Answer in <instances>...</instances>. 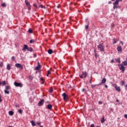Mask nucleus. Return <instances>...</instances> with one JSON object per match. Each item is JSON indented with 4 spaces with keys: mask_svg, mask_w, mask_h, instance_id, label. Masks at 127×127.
I'll use <instances>...</instances> for the list:
<instances>
[{
    "mask_svg": "<svg viewBox=\"0 0 127 127\" xmlns=\"http://www.w3.org/2000/svg\"><path fill=\"white\" fill-rule=\"evenodd\" d=\"M98 104H99V105H102V104H103V102H102V101H99Z\"/></svg>",
    "mask_w": 127,
    "mask_h": 127,
    "instance_id": "58836bf2",
    "label": "nucleus"
},
{
    "mask_svg": "<svg viewBox=\"0 0 127 127\" xmlns=\"http://www.w3.org/2000/svg\"><path fill=\"white\" fill-rule=\"evenodd\" d=\"M49 75V74H48V73H47V76L48 77Z\"/></svg>",
    "mask_w": 127,
    "mask_h": 127,
    "instance_id": "6e6d98bb",
    "label": "nucleus"
},
{
    "mask_svg": "<svg viewBox=\"0 0 127 127\" xmlns=\"http://www.w3.org/2000/svg\"><path fill=\"white\" fill-rule=\"evenodd\" d=\"M116 102H117V103L119 102V100H118V99H117V100H116Z\"/></svg>",
    "mask_w": 127,
    "mask_h": 127,
    "instance_id": "603ef678",
    "label": "nucleus"
},
{
    "mask_svg": "<svg viewBox=\"0 0 127 127\" xmlns=\"http://www.w3.org/2000/svg\"><path fill=\"white\" fill-rule=\"evenodd\" d=\"M124 117H125V118L126 119H127V114H125V115H124Z\"/></svg>",
    "mask_w": 127,
    "mask_h": 127,
    "instance_id": "c03bdc74",
    "label": "nucleus"
},
{
    "mask_svg": "<svg viewBox=\"0 0 127 127\" xmlns=\"http://www.w3.org/2000/svg\"><path fill=\"white\" fill-rule=\"evenodd\" d=\"M117 50L118 52L122 53V51H123V49H122V47L119 46L117 47Z\"/></svg>",
    "mask_w": 127,
    "mask_h": 127,
    "instance_id": "9b49d317",
    "label": "nucleus"
},
{
    "mask_svg": "<svg viewBox=\"0 0 127 127\" xmlns=\"http://www.w3.org/2000/svg\"><path fill=\"white\" fill-rule=\"evenodd\" d=\"M15 67L19 68V69H23V66L20 64H16L15 65Z\"/></svg>",
    "mask_w": 127,
    "mask_h": 127,
    "instance_id": "6e6552de",
    "label": "nucleus"
},
{
    "mask_svg": "<svg viewBox=\"0 0 127 127\" xmlns=\"http://www.w3.org/2000/svg\"><path fill=\"white\" fill-rule=\"evenodd\" d=\"M113 41V44H115V43H117V41H116V39H114Z\"/></svg>",
    "mask_w": 127,
    "mask_h": 127,
    "instance_id": "72a5a7b5",
    "label": "nucleus"
},
{
    "mask_svg": "<svg viewBox=\"0 0 127 127\" xmlns=\"http://www.w3.org/2000/svg\"><path fill=\"white\" fill-rule=\"evenodd\" d=\"M47 73H48V74L49 75V74H51V72H50V70H48V71H47Z\"/></svg>",
    "mask_w": 127,
    "mask_h": 127,
    "instance_id": "ea45409f",
    "label": "nucleus"
},
{
    "mask_svg": "<svg viewBox=\"0 0 127 127\" xmlns=\"http://www.w3.org/2000/svg\"><path fill=\"white\" fill-rule=\"evenodd\" d=\"M1 6L2 7H5V6H6V4L5 3H3L1 4Z\"/></svg>",
    "mask_w": 127,
    "mask_h": 127,
    "instance_id": "5701e85b",
    "label": "nucleus"
},
{
    "mask_svg": "<svg viewBox=\"0 0 127 127\" xmlns=\"http://www.w3.org/2000/svg\"><path fill=\"white\" fill-rule=\"evenodd\" d=\"M18 112L19 113V114H20L21 115L22 114V110L21 109H19L18 111Z\"/></svg>",
    "mask_w": 127,
    "mask_h": 127,
    "instance_id": "bb28decb",
    "label": "nucleus"
},
{
    "mask_svg": "<svg viewBox=\"0 0 127 127\" xmlns=\"http://www.w3.org/2000/svg\"><path fill=\"white\" fill-rule=\"evenodd\" d=\"M62 97H63V99L64 100V101H67V100L69 99V97L68 96V95L65 93H64L63 94H62Z\"/></svg>",
    "mask_w": 127,
    "mask_h": 127,
    "instance_id": "7ed1b4c3",
    "label": "nucleus"
},
{
    "mask_svg": "<svg viewBox=\"0 0 127 127\" xmlns=\"http://www.w3.org/2000/svg\"><path fill=\"white\" fill-rule=\"evenodd\" d=\"M42 8H43V6H42V5H41Z\"/></svg>",
    "mask_w": 127,
    "mask_h": 127,
    "instance_id": "4d7b16f0",
    "label": "nucleus"
},
{
    "mask_svg": "<svg viewBox=\"0 0 127 127\" xmlns=\"http://www.w3.org/2000/svg\"><path fill=\"white\" fill-rule=\"evenodd\" d=\"M25 3L26 4V6L30 5V2H29V1H28V0H25Z\"/></svg>",
    "mask_w": 127,
    "mask_h": 127,
    "instance_id": "ddd939ff",
    "label": "nucleus"
},
{
    "mask_svg": "<svg viewBox=\"0 0 127 127\" xmlns=\"http://www.w3.org/2000/svg\"><path fill=\"white\" fill-rule=\"evenodd\" d=\"M79 77H80V78H81V79H82V78H83V75L81 74V75H80Z\"/></svg>",
    "mask_w": 127,
    "mask_h": 127,
    "instance_id": "37998d69",
    "label": "nucleus"
},
{
    "mask_svg": "<svg viewBox=\"0 0 127 127\" xmlns=\"http://www.w3.org/2000/svg\"><path fill=\"white\" fill-rule=\"evenodd\" d=\"M115 61L118 63H121V58H117L115 59Z\"/></svg>",
    "mask_w": 127,
    "mask_h": 127,
    "instance_id": "dca6fc26",
    "label": "nucleus"
},
{
    "mask_svg": "<svg viewBox=\"0 0 127 127\" xmlns=\"http://www.w3.org/2000/svg\"><path fill=\"white\" fill-rule=\"evenodd\" d=\"M41 122H38L37 123V125H38V126H40V125H41Z\"/></svg>",
    "mask_w": 127,
    "mask_h": 127,
    "instance_id": "4c0bfd02",
    "label": "nucleus"
},
{
    "mask_svg": "<svg viewBox=\"0 0 127 127\" xmlns=\"http://www.w3.org/2000/svg\"><path fill=\"white\" fill-rule=\"evenodd\" d=\"M41 68L40 64L39 63H38V65L35 67V70H39Z\"/></svg>",
    "mask_w": 127,
    "mask_h": 127,
    "instance_id": "f8f14e48",
    "label": "nucleus"
},
{
    "mask_svg": "<svg viewBox=\"0 0 127 127\" xmlns=\"http://www.w3.org/2000/svg\"><path fill=\"white\" fill-rule=\"evenodd\" d=\"M40 127H43V126H40Z\"/></svg>",
    "mask_w": 127,
    "mask_h": 127,
    "instance_id": "338daca9",
    "label": "nucleus"
},
{
    "mask_svg": "<svg viewBox=\"0 0 127 127\" xmlns=\"http://www.w3.org/2000/svg\"><path fill=\"white\" fill-rule=\"evenodd\" d=\"M6 68H7V70H8L9 71V70H10V69L11 68V67L10 66V64H7Z\"/></svg>",
    "mask_w": 127,
    "mask_h": 127,
    "instance_id": "2eb2a0df",
    "label": "nucleus"
},
{
    "mask_svg": "<svg viewBox=\"0 0 127 127\" xmlns=\"http://www.w3.org/2000/svg\"><path fill=\"white\" fill-rule=\"evenodd\" d=\"M0 84H2L3 86H4L6 84V82H5V81H3L2 82H0Z\"/></svg>",
    "mask_w": 127,
    "mask_h": 127,
    "instance_id": "4be33fe9",
    "label": "nucleus"
},
{
    "mask_svg": "<svg viewBox=\"0 0 127 127\" xmlns=\"http://www.w3.org/2000/svg\"><path fill=\"white\" fill-rule=\"evenodd\" d=\"M30 43H34V40H31L30 41Z\"/></svg>",
    "mask_w": 127,
    "mask_h": 127,
    "instance_id": "f704fd0d",
    "label": "nucleus"
},
{
    "mask_svg": "<svg viewBox=\"0 0 127 127\" xmlns=\"http://www.w3.org/2000/svg\"><path fill=\"white\" fill-rule=\"evenodd\" d=\"M114 4V7H113L114 9H116V8H117L118 6L116 5V4Z\"/></svg>",
    "mask_w": 127,
    "mask_h": 127,
    "instance_id": "2f4dec72",
    "label": "nucleus"
},
{
    "mask_svg": "<svg viewBox=\"0 0 127 127\" xmlns=\"http://www.w3.org/2000/svg\"><path fill=\"white\" fill-rule=\"evenodd\" d=\"M11 60H12L13 61H14V60H15V58H14V57H12Z\"/></svg>",
    "mask_w": 127,
    "mask_h": 127,
    "instance_id": "c9c22d12",
    "label": "nucleus"
},
{
    "mask_svg": "<svg viewBox=\"0 0 127 127\" xmlns=\"http://www.w3.org/2000/svg\"><path fill=\"white\" fill-rule=\"evenodd\" d=\"M10 90V86H6L5 87V90L4 92L5 94H7V95H9Z\"/></svg>",
    "mask_w": 127,
    "mask_h": 127,
    "instance_id": "f257e3e1",
    "label": "nucleus"
},
{
    "mask_svg": "<svg viewBox=\"0 0 127 127\" xmlns=\"http://www.w3.org/2000/svg\"><path fill=\"white\" fill-rule=\"evenodd\" d=\"M108 3H109V4H111V3H112V2L110 1H109V2H108Z\"/></svg>",
    "mask_w": 127,
    "mask_h": 127,
    "instance_id": "8fccbe9b",
    "label": "nucleus"
},
{
    "mask_svg": "<svg viewBox=\"0 0 127 127\" xmlns=\"http://www.w3.org/2000/svg\"><path fill=\"white\" fill-rule=\"evenodd\" d=\"M84 91H85V89H82V92H84Z\"/></svg>",
    "mask_w": 127,
    "mask_h": 127,
    "instance_id": "5fc2aeb1",
    "label": "nucleus"
},
{
    "mask_svg": "<svg viewBox=\"0 0 127 127\" xmlns=\"http://www.w3.org/2000/svg\"><path fill=\"white\" fill-rule=\"evenodd\" d=\"M44 82L43 81V82H42V84H44Z\"/></svg>",
    "mask_w": 127,
    "mask_h": 127,
    "instance_id": "680f3d73",
    "label": "nucleus"
},
{
    "mask_svg": "<svg viewBox=\"0 0 127 127\" xmlns=\"http://www.w3.org/2000/svg\"><path fill=\"white\" fill-rule=\"evenodd\" d=\"M120 43H121V44H122V45H124V42H123V41H120Z\"/></svg>",
    "mask_w": 127,
    "mask_h": 127,
    "instance_id": "a18cd8bd",
    "label": "nucleus"
},
{
    "mask_svg": "<svg viewBox=\"0 0 127 127\" xmlns=\"http://www.w3.org/2000/svg\"><path fill=\"white\" fill-rule=\"evenodd\" d=\"M28 32L29 33H32V32H33V31H32V29H29V30H28Z\"/></svg>",
    "mask_w": 127,
    "mask_h": 127,
    "instance_id": "393cba45",
    "label": "nucleus"
},
{
    "mask_svg": "<svg viewBox=\"0 0 127 127\" xmlns=\"http://www.w3.org/2000/svg\"><path fill=\"white\" fill-rule=\"evenodd\" d=\"M34 6H35V7H37L36 4H34Z\"/></svg>",
    "mask_w": 127,
    "mask_h": 127,
    "instance_id": "49530a36",
    "label": "nucleus"
},
{
    "mask_svg": "<svg viewBox=\"0 0 127 127\" xmlns=\"http://www.w3.org/2000/svg\"><path fill=\"white\" fill-rule=\"evenodd\" d=\"M119 0V1H122V0Z\"/></svg>",
    "mask_w": 127,
    "mask_h": 127,
    "instance_id": "052dcab7",
    "label": "nucleus"
},
{
    "mask_svg": "<svg viewBox=\"0 0 127 127\" xmlns=\"http://www.w3.org/2000/svg\"><path fill=\"white\" fill-rule=\"evenodd\" d=\"M89 83H90V84H92V79H90L89 80Z\"/></svg>",
    "mask_w": 127,
    "mask_h": 127,
    "instance_id": "09e8293b",
    "label": "nucleus"
},
{
    "mask_svg": "<svg viewBox=\"0 0 127 127\" xmlns=\"http://www.w3.org/2000/svg\"><path fill=\"white\" fill-rule=\"evenodd\" d=\"M28 46H27V45H24L23 48L22 49L23 51H26V50H28Z\"/></svg>",
    "mask_w": 127,
    "mask_h": 127,
    "instance_id": "9d476101",
    "label": "nucleus"
},
{
    "mask_svg": "<svg viewBox=\"0 0 127 127\" xmlns=\"http://www.w3.org/2000/svg\"><path fill=\"white\" fill-rule=\"evenodd\" d=\"M8 127H13L9 126Z\"/></svg>",
    "mask_w": 127,
    "mask_h": 127,
    "instance_id": "13d9d810",
    "label": "nucleus"
},
{
    "mask_svg": "<svg viewBox=\"0 0 127 127\" xmlns=\"http://www.w3.org/2000/svg\"><path fill=\"white\" fill-rule=\"evenodd\" d=\"M121 83H122V85H125L126 84V81L123 80L121 81Z\"/></svg>",
    "mask_w": 127,
    "mask_h": 127,
    "instance_id": "473e14b6",
    "label": "nucleus"
},
{
    "mask_svg": "<svg viewBox=\"0 0 127 127\" xmlns=\"http://www.w3.org/2000/svg\"><path fill=\"white\" fill-rule=\"evenodd\" d=\"M8 114L9 116H13V114H14V113L12 111H9Z\"/></svg>",
    "mask_w": 127,
    "mask_h": 127,
    "instance_id": "a211bd4d",
    "label": "nucleus"
},
{
    "mask_svg": "<svg viewBox=\"0 0 127 127\" xmlns=\"http://www.w3.org/2000/svg\"><path fill=\"white\" fill-rule=\"evenodd\" d=\"M41 81H43V78H41Z\"/></svg>",
    "mask_w": 127,
    "mask_h": 127,
    "instance_id": "864d4df0",
    "label": "nucleus"
},
{
    "mask_svg": "<svg viewBox=\"0 0 127 127\" xmlns=\"http://www.w3.org/2000/svg\"><path fill=\"white\" fill-rule=\"evenodd\" d=\"M114 60H111V63H114Z\"/></svg>",
    "mask_w": 127,
    "mask_h": 127,
    "instance_id": "de8ad7c7",
    "label": "nucleus"
},
{
    "mask_svg": "<svg viewBox=\"0 0 127 127\" xmlns=\"http://www.w3.org/2000/svg\"><path fill=\"white\" fill-rule=\"evenodd\" d=\"M105 88H108V85H105Z\"/></svg>",
    "mask_w": 127,
    "mask_h": 127,
    "instance_id": "3c124183",
    "label": "nucleus"
},
{
    "mask_svg": "<svg viewBox=\"0 0 127 127\" xmlns=\"http://www.w3.org/2000/svg\"><path fill=\"white\" fill-rule=\"evenodd\" d=\"M105 123V117H103L102 119L101 120V123L104 124Z\"/></svg>",
    "mask_w": 127,
    "mask_h": 127,
    "instance_id": "b1692460",
    "label": "nucleus"
},
{
    "mask_svg": "<svg viewBox=\"0 0 127 127\" xmlns=\"http://www.w3.org/2000/svg\"><path fill=\"white\" fill-rule=\"evenodd\" d=\"M96 127H100V126H96Z\"/></svg>",
    "mask_w": 127,
    "mask_h": 127,
    "instance_id": "e2e57ef3",
    "label": "nucleus"
},
{
    "mask_svg": "<svg viewBox=\"0 0 127 127\" xmlns=\"http://www.w3.org/2000/svg\"><path fill=\"white\" fill-rule=\"evenodd\" d=\"M49 92H50V93H52V92H53V88L51 87V88H50Z\"/></svg>",
    "mask_w": 127,
    "mask_h": 127,
    "instance_id": "a878e982",
    "label": "nucleus"
},
{
    "mask_svg": "<svg viewBox=\"0 0 127 127\" xmlns=\"http://www.w3.org/2000/svg\"><path fill=\"white\" fill-rule=\"evenodd\" d=\"M49 54H52L53 51L52 49H49L48 51Z\"/></svg>",
    "mask_w": 127,
    "mask_h": 127,
    "instance_id": "6ab92c4d",
    "label": "nucleus"
},
{
    "mask_svg": "<svg viewBox=\"0 0 127 127\" xmlns=\"http://www.w3.org/2000/svg\"><path fill=\"white\" fill-rule=\"evenodd\" d=\"M107 82V79L105 78H103L101 82L99 84H97V86H100V85H103V84H105Z\"/></svg>",
    "mask_w": 127,
    "mask_h": 127,
    "instance_id": "0eeeda50",
    "label": "nucleus"
},
{
    "mask_svg": "<svg viewBox=\"0 0 127 127\" xmlns=\"http://www.w3.org/2000/svg\"><path fill=\"white\" fill-rule=\"evenodd\" d=\"M31 123L32 124V127H35V122H34L33 121H31Z\"/></svg>",
    "mask_w": 127,
    "mask_h": 127,
    "instance_id": "aec40b11",
    "label": "nucleus"
},
{
    "mask_svg": "<svg viewBox=\"0 0 127 127\" xmlns=\"http://www.w3.org/2000/svg\"><path fill=\"white\" fill-rule=\"evenodd\" d=\"M118 66L119 67L120 69L122 71L123 73L125 72V66H124V64H119Z\"/></svg>",
    "mask_w": 127,
    "mask_h": 127,
    "instance_id": "20e7f679",
    "label": "nucleus"
},
{
    "mask_svg": "<svg viewBox=\"0 0 127 127\" xmlns=\"http://www.w3.org/2000/svg\"><path fill=\"white\" fill-rule=\"evenodd\" d=\"M97 48L100 50V51L104 52L105 51V46L103 44H99L97 46Z\"/></svg>",
    "mask_w": 127,
    "mask_h": 127,
    "instance_id": "f03ea898",
    "label": "nucleus"
},
{
    "mask_svg": "<svg viewBox=\"0 0 127 127\" xmlns=\"http://www.w3.org/2000/svg\"><path fill=\"white\" fill-rule=\"evenodd\" d=\"M113 86L116 91L118 92H121V87L120 86H118L117 84H114Z\"/></svg>",
    "mask_w": 127,
    "mask_h": 127,
    "instance_id": "423d86ee",
    "label": "nucleus"
},
{
    "mask_svg": "<svg viewBox=\"0 0 127 127\" xmlns=\"http://www.w3.org/2000/svg\"><path fill=\"white\" fill-rule=\"evenodd\" d=\"M28 51H30V52H32L33 51V49H32V48H28Z\"/></svg>",
    "mask_w": 127,
    "mask_h": 127,
    "instance_id": "412c9836",
    "label": "nucleus"
},
{
    "mask_svg": "<svg viewBox=\"0 0 127 127\" xmlns=\"http://www.w3.org/2000/svg\"><path fill=\"white\" fill-rule=\"evenodd\" d=\"M2 102V99H1V95H0V103H1Z\"/></svg>",
    "mask_w": 127,
    "mask_h": 127,
    "instance_id": "e433bc0d",
    "label": "nucleus"
},
{
    "mask_svg": "<svg viewBox=\"0 0 127 127\" xmlns=\"http://www.w3.org/2000/svg\"><path fill=\"white\" fill-rule=\"evenodd\" d=\"M113 27H114V26H115V25H112Z\"/></svg>",
    "mask_w": 127,
    "mask_h": 127,
    "instance_id": "bf43d9fd",
    "label": "nucleus"
},
{
    "mask_svg": "<svg viewBox=\"0 0 127 127\" xmlns=\"http://www.w3.org/2000/svg\"><path fill=\"white\" fill-rule=\"evenodd\" d=\"M123 64L125 66H127V61H125L123 62Z\"/></svg>",
    "mask_w": 127,
    "mask_h": 127,
    "instance_id": "c85d7f7f",
    "label": "nucleus"
},
{
    "mask_svg": "<svg viewBox=\"0 0 127 127\" xmlns=\"http://www.w3.org/2000/svg\"><path fill=\"white\" fill-rule=\"evenodd\" d=\"M120 1L119 0H116L115 3H114V4H119V2Z\"/></svg>",
    "mask_w": 127,
    "mask_h": 127,
    "instance_id": "cd10ccee",
    "label": "nucleus"
},
{
    "mask_svg": "<svg viewBox=\"0 0 127 127\" xmlns=\"http://www.w3.org/2000/svg\"><path fill=\"white\" fill-rule=\"evenodd\" d=\"M14 86H15V87H20V88H21V87H22L23 86L22 83L17 82L16 81L14 82Z\"/></svg>",
    "mask_w": 127,
    "mask_h": 127,
    "instance_id": "39448f33",
    "label": "nucleus"
},
{
    "mask_svg": "<svg viewBox=\"0 0 127 127\" xmlns=\"http://www.w3.org/2000/svg\"><path fill=\"white\" fill-rule=\"evenodd\" d=\"M112 0V1H114V0Z\"/></svg>",
    "mask_w": 127,
    "mask_h": 127,
    "instance_id": "69168bd1",
    "label": "nucleus"
},
{
    "mask_svg": "<svg viewBox=\"0 0 127 127\" xmlns=\"http://www.w3.org/2000/svg\"><path fill=\"white\" fill-rule=\"evenodd\" d=\"M47 108L49 110H51L52 109V105L51 104H49L48 106H47Z\"/></svg>",
    "mask_w": 127,
    "mask_h": 127,
    "instance_id": "f3484780",
    "label": "nucleus"
},
{
    "mask_svg": "<svg viewBox=\"0 0 127 127\" xmlns=\"http://www.w3.org/2000/svg\"><path fill=\"white\" fill-rule=\"evenodd\" d=\"M3 66V63L2 62H0V67Z\"/></svg>",
    "mask_w": 127,
    "mask_h": 127,
    "instance_id": "7c9ffc66",
    "label": "nucleus"
},
{
    "mask_svg": "<svg viewBox=\"0 0 127 127\" xmlns=\"http://www.w3.org/2000/svg\"><path fill=\"white\" fill-rule=\"evenodd\" d=\"M44 104V99H42L38 103V106L39 107L42 106Z\"/></svg>",
    "mask_w": 127,
    "mask_h": 127,
    "instance_id": "1a4fd4ad",
    "label": "nucleus"
},
{
    "mask_svg": "<svg viewBox=\"0 0 127 127\" xmlns=\"http://www.w3.org/2000/svg\"><path fill=\"white\" fill-rule=\"evenodd\" d=\"M27 6L28 9L29 10H30L31 9V6H30V5H29V6Z\"/></svg>",
    "mask_w": 127,
    "mask_h": 127,
    "instance_id": "c756f323",
    "label": "nucleus"
},
{
    "mask_svg": "<svg viewBox=\"0 0 127 127\" xmlns=\"http://www.w3.org/2000/svg\"><path fill=\"white\" fill-rule=\"evenodd\" d=\"M126 88H127V84L126 85Z\"/></svg>",
    "mask_w": 127,
    "mask_h": 127,
    "instance_id": "0e129e2a",
    "label": "nucleus"
},
{
    "mask_svg": "<svg viewBox=\"0 0 127 127\" xmlns=\"http://www.w3.org/2000/svg\"><path fill=\"white\" fill-rule=\"evenodd\" d=\"M92 88H95L96 87V85H91Z\"/></svg>",
    "mask_w": 127,
    "mask_h": 127,
    "instance_id": "79ce46f5",
    "label": "nucleus"
},
{
    "mask_svg": "<svg viewBox=\"0 0 127 127\" xmlns=\"http://www.w3.org/2000/svg\"><path fill=\"white\" fill-rule=\"evenodd\" d=\"M88 27H89V26H88V25H86L85 26V29H87L88 28Z\"/></svg>",
    "mask_w": 127,
    "mask_h": 127,
    "instance_id": "a19ab883",
    "label": "nucleus"
},
{
    "mask_svg": "<svg viewBox=\"0 0 127 127\" xmlns=\"http://www.w3.org/2000/svg\"><path fill=\"white\" fill-rule=\"evenodd\" d=\"M82 75L83 77H84V78H86L87 77V72L85 71L82 72Z\"/></svg>",
    "mask_w": 127,
    "mask_h": 127,
    "instance_id": "4468645a",
    "label": "nucleus"
}]
</instances>
